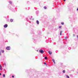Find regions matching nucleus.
I'll use <instances>...</instances> for the list:
<instances>
[{
	"label": "nucleus",
	"instance_id": "22",
	"mask_svg": "<svg viewBox=\"0 0 78 78\" xmlns=\"http://www.w3.org/2000/svg\"><path fill=\"white\" fill-rule=\"evenodd\" d=\"M63 1H64V2H66V0H63Z\"/></svg>",
	"mask_w": 78,
	"mask_h": 78
},
{
	"label": "nucleus",
	"instance_id": "7",
	"mask_svg": "<svg viewBox=\"0 0 78 78\" xmlns=\"http://www.w3.org/2000/svg\"><path fill=\"white\" fill-rule=\"evenodd\" d=\"M52 61H53V62H54V64H55V60L54 59H52Z\"/></svg>",
	"mask_w": 78,
	"mask_h": 78
},
{
	"label": "nucleus",
	"instance_id": "21",
	"mask_svg": "<svg viewBox=\"0 0 78 78\" xmlns=\"http://www.w3.org/2000/svg\"><path fill=\"white\" fill-rule=\"evenodd\" d=\"M73 36L74 37H75V34H73Z\"/></svg>",
	"mask_w": 78,
	"mask_h": 78
},
{
	"label": "nucleus",
	"instance_id": "19",
	"mask_svg": "<svg viewBox=\"0 0 78 78\" xmlns=\"http://www.w3.org/2000/svg\"><path fill=\"white\" fill-rule=\"evenodd\" d=\"M12 78H14V76H12Z\"/></svg>",
	"mask_w": 78,
	"mask_h": 78
},
{
	"label": "nucleus",
	"instance_id": "5",
	"mask_svg": "<svg viewBox=\"0 0 78 78\" xmlns=\"http://www.w3.org/2000/svg\"><path fill=\"white\" fill-rule=\"evenodd\" d=\"M2 65H0V70H2Z\"/></svg>",
	"mask_w": 78,
	"mask_h": 78
},
{
	"label": "nucleus",
	"instance_id": "6",
	"mask_svg": "<svg viewBox=\"0 0 78 78\" xmlns=\"http://www.w3.org/2000/svg\"><path fill=\"white\" fill-rule=\"evenodd\" d=\"M37 24H39V22L38 20H37Z\"/></svg>",
	"mask_w": 78,
	"mask_h": 78
},
{
	"label": "nucleus",
	"instance_id": "20",
	"mask_svg": "<svg viewBox=\"0 0 78 78\" xmlns=\"http://www.w3.org/2000/svg\"><path fill=\"white\" fill-rule=\"evenodd\" d=\"M44 64H45V65H47V64L46 63H44Z\"/></svg>",
	"mask_w": 78,
	"mask_h": 78
},
{
	"label": "nucleus",
	"instance_id": "3",
	"mask_svg": "<svg viewBox=\"0 0 78 78\" xmlns=\"http://www.w3.org/2000/svg\"><path fill=\"white\" fill-rule=\"evenodd\" d=\"M4 28H7V27H8V25L7 24H5L4 26Z\"/></svg>",
	"mask_w": 78,
	"mask_h": 78
},
{
	"label": "nucleus",
	"instance_id": "11",
	"mask_svg": "<svg viewBox=\"0 0 78 78\" xmlns=\"http://www.w3.org/2000/svg\"><path fill=\"white\" fill-rule=\"evenodd\" d=\"M2 53H4V52H5V51H4V50H2Z\"/></svg>",
	"mask_w": 78,
	"mask_h": 78
},
{
	"label": "nucleus",
	"instance_id": "25",
	"mask_svg": "<svg viewBox=\"0 0 78 78\" xmlns=\"http://www.w3.org/2000/svg\"><path fill=\"white\" fill-rule=\"evenodd\" d=\"M77 11H78V9H77Z\"/></svg>",
	"mask_w": 78,
	"mask_h": 78
},
{
	"label": "nucleus",
	"instance_id": "10",
	"mask_svg": "<svg viewBox=\"0 0 78 78\" xmlns=\"http://www.w3.org/2000/svg\"><path fill=\"white\" fill-rule=\"evenodd\" d=\"M44 9H47V7L44 6Z\"/></svg>",
	"mask_w": 78,
	"mask_h": 78
},
{
	"label": "nucleus",
	"instance_id": "15",
	"mask_svg": "<svg viewBox=\"0 0 78 78\" xmlns=\"http://www.w3.org/2000/svg\"><path fill=\"white\" fill-rule=\"evenodd\" d=\"M44 59H47V57H44Z\"/></svg>",
	"mask_w": 78,
	"mask_h": 78
},
{
	"label": "nucleus",
	"instance_id": "12",
	"mask_svg": "<svg viewBox=\"0 0 78 78\" xmlns=\"http://www.w3.org/2000/svg\"><path fill=\"white\" fill-rule=\"evenodd\" d=\"M63 73H66V71L64 70L63 71Z\"/></svg>",
	"mask_w": 78,
	"mask_h": 78
},
{
	"label": "nucleus",
	"instance_id": "24",
	"mask_svg": "<svg viewBox=\"0 0 78 78\" xmlns=\"http://www.w3.org/2000/svg\"><path fill=\"white\" fill-rule=\"evenodd\" d=\"M2 75V73H0V75Z\"/></svg>",
	"mask_w": 78,
	"mask_h": 78
},
{
	"label": "nucleus",
	"instance_id": "1",
	"mask_svg": "<svg viewBox=\"0 0 78 78\" xmlns=\"http://www.w3.org/2000/svg\"><path fill=\"white\" fill-rule=\"evenodd\" d=\"M39 52L40 53H41L42 54H43L44 53V51L43 50H39Z\"/></svg>",
	"mask_w": 78,
	"mask_h": 78
},
{
	"label": "nucleus",
	"instance_id": "9",
	"mask_svg": "<svg viewBox=\"0 0 78 78\" xmlns=\"http://www.w3.org/2000/svg\"><path fill=\"white\" fill-rule=\"evenodd\" d=\"M60 34L61 35H62V31H60Z\"/></svg>",
	"mask_w": 78,
	"mask_h": 78
},
{
	"label": "nucleus",
	"instance_id": "14",
	"mask_svg": "<svg viewBox=\"0 0 78 78\" xmlns=\"http://www.w3.org/2000/svg\"><path fill=\"white\" fill-rule=\"evenodd\" d=\"M66 76L67 78H69V76L66 75Z\"/></svg>",
	"mask_w": 78,
	"mask_h": 78
},
{
	"label": "nucleus",
	"instance_id": "2",
	"mask_svg": "<svg viewBox=\"0 0 78 78\" xmlns=\"http://www.w3.org/2000/svg\"><path fill=\"white\" fill-rule=\"evenodd\" d=\"M6 50H10V47L9 46H8L6 48Z\"/></svg>",
	"mask_w": 78,
	"mask_h": 78
},
{
	"label": "nucleus",
	"instance_id": "23",
	"mask_svg": "<svg viewBox=\"0 0 78 78\" xmlns=\"http://www.w3.org/2000/svg\"><path fill=\"white\" fill-rule=\"evenodd\" d=\"M9 3H11L12 2H9Z\"/></svg>",
	"mask_w": 78,
	"mask_h": 78
},
{
	"label": "nucleus",
	"instance_id": "17",
	"mask_svg": "<svg viewBox=\"0 0 78 78\" xmlns=\"http://www.w3.org/2000/svg\"><path fill=\"white\" fill-rule=\"evenodd\" d=\"M61 24L62 25H64V23L63 22L61 23Z\"/></svg>",
	"mask_w": 78,
	"mask_h": 78
},
{
	"label": "nucleus",
	"instance_id": "4",
	"mask_svg": "<svg viewBox=\"0 0 78 78\" xmlns=\"http://www.w3.org/2000/svg\"><path fill=\"white\" fill-rule=\"evenodd\" d=\"M48 53H49V55H51V54H52V52H51L50 51H49Z\"/></svg>",
	"mask_w": 78,
	"mask_h": 78
},
{
	"label": "nucleus",
	"instance_id": "13",
	"mask_svg": "<svg viewBox=\"0 0 78 78\" xmlns=\"http://www.w3.org/2000/svg\"><path fill=\"white\" fill-rule=\"evenodd\" d=\"M3 77H4V78H5V74H3Z\"/></svg>",
	"mask_w": 78,
	"mask_h": 78
},
{
	"label": "nucleus",
	"instance_id": "18",
	"mask_svg": "<svg viewBox=\"0 0 78 78\" xmlns=\"http://www.w3.org/2000/svg\"><path fill=\"white\" fill-rule=\"evenodd\" d=\"M61 27H62V26H59V28H61Z\"/></svg>",
	"mask_w": 78,
	"mask_h": 78
},
{
	"label": "nucleus",
	"instance_id": "8",
	"mask_svg": "<svg viewBox=\"0 0 78 78\" xmlns=\"http://www.w3.org/2000/svg\"><path fill=\"white\" fill-rule=\"evenodd\" d=\"M10 22H13V20L12 19H11L10 20Z\"/></svg>",
	"mask_w": 78,
	"mask_h": 78
},
{
	"label": "nucleus",
	"instance_id": "16",
	"mask_svg": "<svg viewBox=\"0 0 78 78\" xmlns=\"http://www.w3.org/2000/svg\"><path fill=\"white\" fill-rule=\"evenodd\" d=\"M67 37H65V39H66H66H67Z\"/></svg>",
	"mask_w": 78,
	"mask_h": 78
}]
</instances>
